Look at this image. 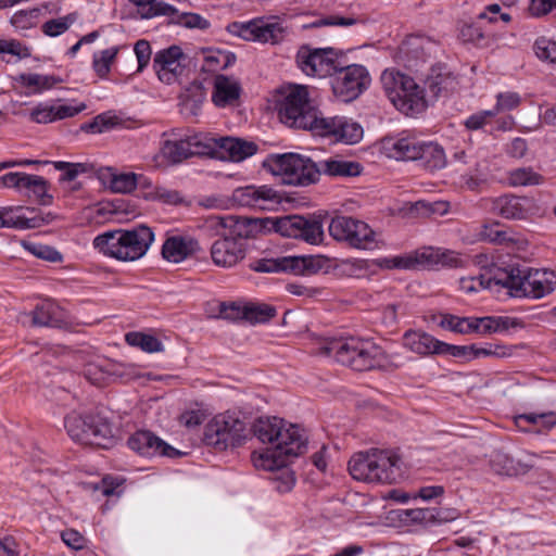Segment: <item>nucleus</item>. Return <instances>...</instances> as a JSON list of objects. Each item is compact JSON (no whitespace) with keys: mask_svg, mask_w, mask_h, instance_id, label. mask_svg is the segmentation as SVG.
Wrapping results in <instances>:
<instances>
[{"mask_svg":"<svg viewBox=\"0 0 556 556\" xmlns=\"http://www.w3.org/2000/svg\"><path fill=\"white\" fill-rule=\"evenodd\" d=\"M253 433L261 442L269 444L254 459L255 466L267 471H277L273 478L275 489L280 493L289 492L295 482L293 472L288 468L289 458L307 451L305 430L281 418L266 417L254 422Z\"/></svg>","mask_w":556,"mask_h":556,"instance_id":"1","label":"nucleus"},{"mask_svg":"<svg viewBox=\"0 0 556 556\" xmlns=\"http://www.w3.org/2000/svg\"><path fill=\"white\" fill-rule=\"evenodd\" d=\"M318 353L333 357L338 363L357 371L394 369L400 366L394 355L387 354L375 342L355 337L332 339L323 344Z\"/></svg>","mask_w":556,"mask_h":556,"instance_id":"2","label":"nucleus"},{"mask_svg":"<svg viewBox=\"0 0 556 556\" xmlns=\"http://www.w3.org/2000/svg\"><path fill=\"white\" fill-rule=\"evenodd\" d=\"M353 479L367 483H396L403 478L401 458L389 450L370 448L355 453L349 462Z\"/></svg>","mask_w":556,"mask_h":556,"instance_id":"3","label":"nucleus"},{"mask_svg":"<svg viewBox=\"0 0 556 556\" xmlns=\"http://www.w3.org/2000/svg\"><path fill=\"white\" fill-rule=\"evenodd\" d=\"M154 240V233L147 226L130 230H110L93 239V247L105 256L122 262L141 258Z\"/></svg>","mask_w":556,"mask_h":556,"instance_id":"4","label":"nucleus"},{"mask_svg":"<svg viewBox=\"0 0 556 556\" xmlns=\"http://www.w3.org/2000/svg\"><path fill=\"white\" fill-rule=\"evenodd\" d=\"M494 280L515 298L541 299L556 289V273L549 269L500 268Z\"/></svg>","mask_w":556,"mask_h":556,"instance_id":"5","label":"nucleus"},{"mask_svg":"<svg viewBox=\"0 0 556 556\" xmlns=\"http://www.w3.org/2000/svg\"><path fill=\"white\" fill-rule=\"evenodd\" d=\"M205 225L220 237L211 247V257L216 266L232 267L244 258L240 223L235 216H210Z\"/></svg>","mask_w":556,"mask_h":556,"instance_id":"6","label":"nucleus"},{"mask_svg":"<svg viewBox=\"0 0 556 556\" xmlns=\"http://www.w3.org/2000/svg\"><path fill=\"white\" fill-rule=\"evenodd\" d=\"M384 90L394 106L407 116L422 113L430 100L416 81L402 73L384 71L381 76Z\"/></svg>","mask_w":556,"mask_h":556,"instance_id":"7","label":"nucleus"},{"mask_svg":"<svg viewBox=\"0 0 556 556\" xmlns=\"http://www.w3.org/2000/svg\"><path fill=\"white\" fill-rule=\"evenodd\" d=\"M64 426L68 435L81 444L108 447L113 441L112 425L100 413L72 412L65 417Z\"/></svg>","mask_w":556,"mask_h":556,"instance_id":"8","label":"nucleus"},{"mask_svg":"<svg viewBox=\"0 0 556 556\" xmlns=\"http://www.w3.org/2000/svg\"><path fill=\"white\" fill-rule=\"evenodd\" d=\"M249 437L245 421L236 413L215 415L205 426L203 441L214 450L223 452L241 446Z\"/></svg>","mask_w":556,"mask_h":556,"instance_id":"9","label":"nucleus"},{"mask_svg":"<svg viewBox=\"0 0 556 556\" xmlns=\"http://www.w3.org/2000/svg\"><path fill=\"white\" fill-rule=\"evenodd\" d=\"M280 121L289 127L314 132L321 117L320 112L311 103L308 90L304 86H294L278 105Z\"/></svg>","mask_w":556,"mask_h":556,"instance_id":"10","label":"nucleus"},{"mask_svg":"<svg viewBox=\"0 0 556 556\" xmlns=\"http://www.w3.org/2000/svg\"><path fill=\"white\" fill-rule=\"evenodd\" d=\"M265 166L285 185L306 187L319 180V164L295 153L270 156Z\"/></svg>","mask_w":556,"mask_h":556,"instance_id":"11","label":"nucleus"},{"mask_svg":"<svg viewBox=\"0 0 556 556\" xmlns=\"http://www.w3.org/2000/svg\"><path fill=\"white\" fill-rule=\"evenodd\" d=\"M251 269L258 273H290L314 275L329 267V258L324 255L282 256L260 258L251 263Z\"/></svg>","mask_w":556,"mask_h":556,"instance_id":"12","label":"nucleus"},{"mask_svg":"<svg viewBox=\"0 0 556 556\" xmlns=\"http://www.w3.org/2000/svg\"><path fill=\"white\" fill-rule=\"evenodd\" d=\"M328 230L336 241L345 242L351 248L368 250L376 244V233L368 224L350 216H334Z\"/></svg>","mask_w":556,"mask_h":556,"instance_id":"13","label":"nucleus"},{"mask_svg":"<svg viewBox=\"0 0 556 556\" xmlns=\"http://www.w3.org/2000/svg\"><path fill=\"white\" fill-rule=\"evenodd\" d=\"M228 31L244 40L262 43H278L286 36V28L277 16L258 17L245 23L233 22Z\"/></svg>","mask_w":556,"mask_h":556,"instance_id":"14","label":"nucleus"},{"mask_svg":"<svg viewBox=\"0 0 556 556\" xmlns=\"http://www.w3.org/2000/svg\"><path fill=\"white\" fill-rule=\"evenodd\" d=\"M370 83L366 68L362 65L352 64L340 67L333 72L331 87L333 94L342 102H352L357 99Z\"/></svg>","mask_w":556,"mask_h":556,"instance_id":"15","label":"nucleus"},{"mask_svg":"<svg viewBox=\"0 0 556 556\" xmlns=\"http://www.w3.org/2000/svg\"><path fill=\"white\" fill-rule=\"evenodd\" d=\"M467 260L457 252L434 248H426L415 255L399 256L388 261L390 268L413 269L417 266H442L457 268L465 266Z\"/></svg>","mask_w":556,"mask_h":556,"instance_id":"16","label":"nucleus"},{"mask_svg":"<svg viewBox=\"0 0 556 556\" xmlns=\"http://www.w3.org/2000/svg\"><path fill=\"white\" fill-rule=\"evenodd\" d=\"M273 228L283 237L301 239L311 244H317L324 238L323 225L317 218L287 215L275 218Z\"/></svg>","mask_w":556,"mask_h":556,"instance_id":"17","label":"nucleus"},{"mask_svg":"<svg viewBox=\"0 0 556 556\" xmlns=\"http://www.w3.org/2000/svg\"><path fill=\"white\" fill-rule=\"evenodd\" d=\"M299 67L313 77L332 76L337 72L338 53L333 48L301 47L296 54Z\"/></svg>","mask_w":556,"mask_h":556,"instance_id":"18","label":"nucleus"},{"mask_svg":"<svg viewBox=\"0 0 556 556\" xmlns=\"http://www.w3.org/2000/svg\"><path fill=\"white\" fill-rule=\"evenodd\" d=\"M232 200L238 205L252 210L276 211L282 204L283 197L270 186L250 185L237 188L232 193Z\"/></svg>","mask_w":556,"mask_h":556,"instance_id":"19","label":"nucleus"},{"mask_svg":"<svg viewBox=\"0 0 556 556\" xmlns=\"http://www.w3.org/2000/svg\"><path fill=\"white\" fill-rule=\"evenodd\" d=\"M313 135L329 137L345 144H355L362 140L364 130L358 123L345 116L324 117L321 115Z\"/></svg>","mask_w":556,"mask_h":556,"instance_id":"20","label":"nucleus"},{"mask_svg":"<svg viewBox=\"0 0 556 556\" xmlns=\"http://www.w3.org/2000/svg\"><path fill=\"white\" fill-rule=\"evenodd\" d=\"M193 156L216 157L215 138L199 132L176 140V163Z\"/></svg>","mask_w":556,"mask_h":556,"instance_id":"21","label":"nucleus"},{"mask_svg":"<svg viewBox=\"0 0 556 556\" xmlns=\"http://www.w3.org/2000/svg\"><path fill=\"white\" fill-rule=\"evenodd\" d=\"M458 81L445 66H433L425 80L430 103L456 90Z\"/></svg>","mask_w":556,"mask_h":556,"instance_id":"22","label":"nucleus"},{"mask_svg":"<svg viewBox=\"0 0 556 556\" xmlns=\"http://www.w3.org/2000/svg\"><path fill=\"white\" fill-rule=\"evenodd\" d=\"M128 446L142 456H172L174 447L150 431H137L128 439Z\"/></svg>","mask_w":556,"mask_h":556,"instance_id":"23","label":"nucleus"},{"mask_svg":"<svg viewBox=\"0 0 556 556\" xmlns=\"http://www.w3.org/2000/svg\"><path fill=\"white\" fill-rule=\"evenodd\" d=\"M532 202L528 198L503 195L494 200L493 210L506 219H525L531 214Z\"/></svg>","mask_w":556,"mask_h":556,"instance_id":"24","label":"nucleus"},{"mask_svg":"<svg viewBox=\"0 0 556 556\" xmlns=\"http://www.w3.org/2000/svg\"><path fill=\"white\" fill-rule=\"evenodd\" d=\"M205 99V90L201 81L193 80L179 94V113L186 119L197 117Z\"/></svg>","mask_w":556,"mask_h":556,"instance_id":"25","label":"nucleus"},{"mask_svg":"<svg viewBox=\"0 0 556 556\" xmlns=\"http://www.w3.org/2000/svg\"><path fill=\"white\" fill-rule=\"evenodd\" d=\"M319 164V176L321 174L329 177H356L362 174L363 166L355 161H348L341 155H333L321 160Z\"/></svg>","mask_w":556,"mask_h":556,"instance_id":"26","label":"nucleus"},{"mask_svg":"<svg viewBox=\"0 0 556 556\" xmlns=\"http://www.w3.org/2000/svg\"><path fill=\"white\" fill-rule=\"evenodd\" d=\"M216 142V157L219 151L227 153V157L233 162L243 161L247 157L254 155L257 151L256 143L243 139L232 137H220L215 139Z\"/></svg>","mask_w":556,"mask_h":556,"instance_id":"27","label":"nucleus"},{"mask_svg":"<svg viewBox=\"0 0 556 556\" xmlns=\"http://www.w3.org/2000/svg\"><path fill=\"white\" fill-rule=\"evenodd\" d=\"M31 324L39 327L61 328L66 325V315L54 302L45 301L31 312Z\"/></svg>","mask_w":556,"mask_h":556,"instance_id":"28","label":"nucleus"},{"mask_svg":"<svg viewBox=\"0 0 556 556\" xmlns=\"http://www.w3.org/2000/svg\"><path fill=\"white\" fill-rule=\"evenodd\" d=\"M442 341L427 332L408 330L403 336V345L419 355L439 354Z\"/></svg>","mask_w":556,"mask_h":556,"instance_id":"29","label":"nucleus"},{"mask_svg":"<svg viewBox=\"0 0 556 556\" xmlns=\"http://www.w3.org/2000/svg\"><path fill=\"white\" fill-rule=\"evenodd\" d=\"M478 237L481 241L500 245H514L520 242V238L515 231L501 226L498 222L483 224L480 227Z\"/></svg>","mask_w":556,"mask_h":556,"instance_id":"30","label":"nucleus"},{"mask_svg":"<svg viewBox=\"0 0 556 556\" xmlns=\"http://www.w3.org/2000/svg\"><path fill=\"white\" fill-rule=\"evenodd\" d=\"M241 93V86L238 81L224 75H216L214 78V92L212 100L215 105L224 108L237 101Z\"/></svg>","mask_w":556,"mask_h":556,"instance_id":"31","label":"nucleus"},{"mask_svg":"<svg viewBox=\"0 0 556 556\" xmlns=\"http://www.w3.org/2000/svg\"><path fill=\"white\" fill-rule=\"evenodd\" d=\"M422 142L415 138L388 140L384 148L389 156L402 161H417Z\"/></svg>","mask_w":556,"mask_h":556,"instance_id":"32","label":"nucleus"},{"mask_svg":"<svg viewBox=\"0 0 556 556\" xmlns=\"http://www.w3.org/2000/svg\"><path fill=\"white\" fill-rule=\"evenodd\" d=\"M201 247L193 236L185 232L176 233V271L180 270L179 264L185 261L197 263Z\"/></svg>","mask_w":556,"mask_h":556,"instance_id":"33","label":"nucleus"},{"mask_svg":"<svg viewBox=\"0 0 556 556\" xmlns=\"http://www.w3.org/2000/svg\"><path fill=\"white\" fill-rule=\"evenodd\" d=\"M515 425L522 431H532L530 426L538 427V431L551 430L556 426V413L548 412L542 414H522L515 417Z\"/></svg>","mask_w":556,"mask_h":556,"instance_id":"34","label":"nucleus"},{"mask_svg":"<svg viewBox=\"0 0 556 556\" xmlns=\"http://www.w3.org/2000/svg\"><path fill=\"white\" fill-rule=\"evenodd\" d=\"M417 161L428 170L441 169L446 165L443 148L434 142H422Z\"/></svg>","mask_w":556,"mask_h":556,"instance_id":"35","label":"nucleus"},{"mask_svg":"<svg viewBox=\"0 0 556 556\" xmlns=\"http://www.w3.org/2000/svg\"><path fill=\"white\" fill-rule=\"evenodd\" d=\"M153 68L161 83L172 85L174 81V46L155 53Z\"/></svg>","mask_w":556,"mask_h":556,"instance_id":"36","label":"nucleus"},{"mask_svg":"<svg viewBox=\"0 0 556 556\" xmlns=\"http://www.w3.org/2000/svg\"><path fill=\"white\" fill-rule=\"evenodd\" d=\"M208 412L203 404L194 403L187 407L178 417L179 426L186 428L190 433L198 432L200 426L205 421Z\"/></svg>","mask_w":556,"mask_h":556,"instance_id":"37","label":"nucleus"},{"mask_svg":"<svg viewBox=\"0 0 556 556\" xmlns=\"http://www.w3.org/2000/svg\"><path fill=\"white\" fill-rule=\"evenodd\" d=\"M125 341L130 346L138 348L146 353H157L164 350V345L161 340L151 333L142 331H131L126 333Z\"/></svg>","mask_w":556,"mask_h":556,"instance_id":"38","label":"nucleus"},{"mask_svg":"<svg viewBox=\"0 0 556 556\" xmlns=\"http://www.w3.org/2000/svg\"><path fill=\"white\" fill-rule=\"evenodd\" d=\"M42 219L34 216H13L11 208L0 207V228L11 227L16 229H29L39 227Z\"/></svg>","mask_w":556,"mask_h":556,"instance_id":"39","label":"nucleus"},{"mask_svg":"<svg viewBox=\"0 0 556 556\" xmlns=\"http://www.w3.org/2000/svg\"><path fill=\"white\" fill-rule=\"evenodd\" d=\"M16 81L33 92H40L52 88L60 80L54 76L28 73L18 75Z\"/></svg>","mask_w":556,"mask_h":556,"instance_id":"40","label":"nucleus"},{"mask_svg":"<svg viewBox=\"0 0 556 556\" xmlns=\"http://www.w3.org/2000/svg\"><path fill=\"white\" fill-rule=\"evenodd\" d=\"M243 318L252 324H263L273 319L277 315L275 306L261 303L243 307Z\"/></svg>","mask_w":556,"mask_h":556,"instance_id":"41","label":"nucleus"},{"mask_svg":"<svg viewBox=\"0 0 556 556\" xmlns=\"http://www.w3.org/2000/svg\"><path fill=\"white\" fill-rule=\"evenodd\" d=\"M138 8V13L142 18H151L157 15H169L174 12L172 5L157 2L156 0H129Z\"/></svg>","mask_w":556,"mask_h":556,"instance_id":"42","label":"nucleus"},{"mask_svg":"<svg viewBox=\"0 0 556 556\" xmlns=\"http://www.w3.org/2000/svg\"><path fill=\"white\" fill-rule=\"evenodd\" d=\"M543 177L532 168H516L509 172L508 182L513 187L536 186L542 184Z\"/></svg>","mask_w":556,"mask_h":556,"instance_id":"43","label":"nucleus"},{"mask_svg":"<svg viewBox=\"0 0 556 556\" xmlns=\"http://www.w3.org/2000/svg\"><path fill=\"white\" fill-rule=\"evenodd\" d=\"M118 53L117 47H112L105 50H102L98 53H94L93 61H92V67L97 75L101 78L106 77V75L110 73L111 64L114 61Z\"/></svg>","mask_w":556,"mask_h":556,"instance_id":"44","label":"nucleus"},{"mask_svg":"<svg viewBox=\"0 0 556 556\" xmlns=\"http://www.w3.org/2000/svg\"><path fill=\"white\" fill-rule=\"evenodd\" d=\"M176 25L188 29L205 30L210 28L211 23L208 20L198 13L180 12L176 9Z\"/></svg>","mask_w":556,"mask_h":556,"instance_id":"45","label":"nucleus"},{"mask_svg":"<svg viewBox=\"0 0 556 556\" xmlns=\"http://www.w3.org/2000/svg\"><path fill=\"white\" fill-rule=\"evenodd\" d=\"M109 186L114 192H130L137 186V175L134 173L112 174Z\"/></svg>","mask_w":556,"mask_h":556,"instance_id":"46","label":"nucleus"},{"mask_svg":"<svg viewBox=\"0 0 556 556\" xmlns=\"http://www.w3.org/2000/svg\"><path fill=\"white\" fill-rule=\"evenodd\" d=\"M118 124V117L110 113L96 116L92 122L84 124L81 130L86 132H103Z\"/></svg>","mask_w":556,"mask_h":556,"instance_id":"47","label":"nucleus"},{"mask_svg":"<svg viewBox=\"0 0 556 556\" xmlns=\"http://www.w3.org/2000/svg\"><path fill=\"white\" fill-rule=\"evenodd\" d=\"M23 189L30 191L43 204L51 202V197L47 194V181L41 176L27 174Z\"/></svg>","mask_w":556,"mask_h":556,"instance_id":"48","label":"nucleus"},{"mask_svg":"<svg viewBox=\"0 0 556 556\" xmlns=\"http://www.w3.org/2000/svg\"><path fill=\"white\" fill-rule=\"evenodd\" d=\"M7 55L15 56L16 59H25L30 56V50L17 40L2 39L0 40V56L9 62L10 60L5 59Z\"/></svg>","mask_w":556,"mask_h":556,"instance_id":"49","label":"nucleus"},{"mask_svg":"<svg viewBox=\"0 0 556 556\" xmlns=\"http://www.w3.org/2000/svg\"><path fill=\"white\" fill-rule=\"evenodd\" d=\"M534 51L539 59L556 64V41L541 37L534 42Z\"/></svg>","mask_w":556,"mask_h":556,"instance_id":"50","label":"nucleus"},{"mask_svg":"<svg viewBox=\"0 0 556 556\" xmlns=\"http://www.w3.org/2000/svg\"><path fill=\"white\" fill-rule=\"evenodd\" d=\"M24 248L35 256L49 262L61 261V254L53 248L40 243L24 242Z\"/></svg>","mask_w":556,"mask_h":556,"instance_id":"51","label":"nucleus"},{"mask_svg":"<svg viewBox=\"0 0 556 556\" xmlns=\"http://www.w3.org/2000/svg\"><path fill=\"white\" fill-rule=\"evenodd\" d=\"M439 354H448L465 361L475 359V344L471 345H453L442 342Z\"/></svg>","mask_w":556,"mask_h":556,"instance_id":"52","label":"nucleus"},{"mask_svg":"<svg viewBox=\"0 0 556 556\" xmlns=\"http://www.w3.org/2000/svg\"><path fill=\"white\" fill-rule=\"evenodd\" d=\"M491 467L496 473L508 477L516 472L513 466V457L502 452H496L492 456Z\"/></svg>","mask_w":556,"mask_h":556,"instance_id":"53","label":"nucleus"},{"mask_svg":"<svg viewBox=\"0 0 556 556\" xmlns=\"http://www.w3.org/2000/svg\"><path fill=\"white\" fill-rule=\"evenodd\" d=\"M73 22L74 18L71 15L50 20L42 25V30L47 36L55 37L65 33Z\"/></svg>","mask_w":556,"mask_h":556,"instance_id":"54","label":"nucleus"},{"mask_svg":"<svg viewBox=\"0 0 556 556\" xmlns=\"http://www.w3.org/2000/svg\"><path fill=\"white\" fill-rule=\"evenodd\" d=\"M540 456L534 453H525L519 458L513 457V466L515 473H511V477H519L527 475L530 470H532L536 465V459Z\"/></svg>","mask_w":556,"mask_h":556,"instance_id":"55","label":"nucleus"},{"mask_svg":"<svg viewBox=\"0 0 556 556\" xmlns=\"http://www.w3.org/2000/svg\"><path fill=\"white\" fill-rule=\"evenodd\" d=\"M55 169L62 172V180L72 181L79 173L87 172V165L84 163H68L63 161L52 162Z\"/></svg>","mask_w":556,"mask_h":556,"instance_id":"56","label":"nucleus"},{"mask_svg":"<svg viewBox=\"0 0 556 556\" xmlns=\"http://www.w3.org/2000/svg\"><path fill=\"white\" fill-rule=\"evenodd\" d=\"M415 207L418 212H420L421 214L427 215V216H431V215L442 216L448 212L450 203L446 201H435V202L418 201V202H416Z\"/></svg>","mask_w":556,"mask_h":556,"instance_id":"57","label":"nucleus"},{"mask_svg":"<svg viewBox=\"0 0 556 556\" xmlns=\"http://www.w3.org/2000/svg\"><path fill=\"white\" fill-rule=\"evenodd\" d=\"M496 105L492 111L496 114L516 109L520 104V96L517 92H501L496 97Z\"/></svg>","mask_w":556,"mask_h":556,"instance_id":"58","label":"nucleus"},{"mask_svg":"<svg viewBox=\"0 0 556 556\" xmlns=\"http://www.w3.org/2000/svg\"><path fill=\"white\" fill-rule=\"evenodd\" d=\"M467 323L466 317H459L452 314H442L439 321V326L443 329L465 334V325Z\"/></svg>","mask_w":556,"mask_h":556,"instance_id":"59","label":"nucleus"},{"mask_svg":"<svg viewBox=\"0 0 556 556\" xmlns=\"http://www.w3.org/2000/svg\"><path fill=\"white\" fill-rule=\"evenodd\" d=\"M62 541L72 549H83L87 546L88 540L75 529H65L61 532Z\"/></svg>","mask_w":556,"mask_h":556,"instance_id":"60","label":"nucleus"},{"mask_svg":"<svg viewBox=\"0 0 556 556\" xmlns=\"http://www.w3.org/2000/svg\"><path fill=\"white\" fill-rule=\"evenodd\" d=\"M155 166L167 168L174 165V142L165 140L160 152L154 156Z\"/></svg>","mask_w":556,"mask_h":556,"instance_id":"61","label":"nucleus"},{"mask_svg":"<svg viewBox=\"0 0 556 556\" xmlns=\"http://www.w3.org/2000/svg\"><path fill=\"white\" fill-rule=\"evenodd\" d=\"M479 20H488L490 23H495L498 20L507 24L511 17L508 13L502 12V8L497 3L490 4L485 10L479 14Z\"/></svg>","mask_w":556,"mask_h":556,"instance_id":"62","label":"nucleus"},{"mask_svg":"<svg viewBox=\"0 0 556 556\" xmlns=\"http://www.w3.org/2000/svg\"><path fill=\"white\" fill-rule=\"evenodd\" d=\"M496 115V111L485 110L478 112L476 114L470 115L466 122L465 126L469 130H478L482 128L491 118Z\"/></svg>","mask_w":556,"mask_h":556,"instance_id":"63","label":"nucleus"},{"mask_svg":"<svg viewBox=\"0 0 556 556\" xmlns=\"http://www.w3.org/2000/svg\"><path fill=\"white\" fill-rule=\"evenodd\" d=\"M405 516L416 523H433L434 522V508H414L405 511Z\"/></svg>","mask_w":556,"mask_h":556,"instance_id":"64","label":"nucleus"}]
</instances>
